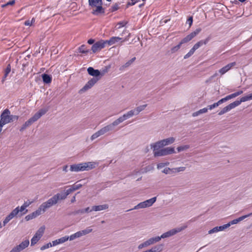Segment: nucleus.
I'll list each match as a JSON object with an SVG mask.
<instances>
[{
	"instance_id": "nucleus-23",
	"label": "nucleus",
	"mask_w": 252,
	"mask_h": 252,
	"mask_svg": "<svg viewBox=\"0 0 252 252\" xmlns=\"http://www.w3.org/2000/svg\"><path fill=\"white\" fill-rule=\"evenodd\" d=\"M68 239L69 236H65L64 237H63L62 238H60L58 239L52 241V245L53 246H55L59 244H63L67 241L68 240Z\"/></svg>"
},
{
	"instance_id": "nucleus-38",
	"label": "nucleus",
	"mask_w": 252,
	"mask_h": 252,
	"mask_svg": "<svg viewBox=\"0 0 252 252\" xmlns=\"http://www.w3.org/2000/svg\"><path fill=\"white\" fill-rule=\"evenodd\" d=\"M230 99V98L229 96V95H227L225 97H223L221 98V99L219 100L218 102H216V104L219 106L221 104L228 101V100Z\"/></svg>"
},
{
	"instance_id": "nucleus-39",
	"label": "nucleus",
	"mask_w": 252,
	"mask_h": 252,
	"mask_svg": "<svg viewBox=\"0 0 252 252\" xmlns=\"http://www.w3.org/2000/svg\"><path fill=\"white\" fill-rule=\"evenodd\" d=\"M120 4L119 3H115L109 9V11L110 12H113L117 11L119 8Z\"/></svg>"
},
{
	"instance_id": "nucleus-28",
	"label": "nucleus",
	"mask_w": 252,
	"mask_h": 252,
	"mask_svg": "<svg viewBox=\"0 0 252 252\" xmlns=\"http://www.w3.org/2000/svg\"><path fill=\"white\" fill-rule=\"evenodd\" d=\"M136 58L133 57L128 61H127L126 63H125L124 65H122L120 67V70L121 71H124L126 68L128 67L131 64L135 61Z\"/></svg>"
},
{
	"instance_id": "nucleus-11",
	"label": "nucleus",
	"mask_w": 252,
	"mask_h": 252,
	"mask_svg": "<svg viewBox=\"0 0 252 252\" xmlns=\"http://www.w3.org/2000/svg\"><path fill=\"white\" fill-rule=\"evenodd\" d=\"M105 46L104 40H101L93 44L92 47V50L93 53H96L103 49Z\"/></svg>"
},
{
	"instance_id": "nucleus-50",
	"label": "nucleus",
	"mask_w": 252,
	"mask_h": 252,
	"mask_svg": "<svg viewBox=\"0 0 252 252\" xmlns=\"http://www.w3.org/2000/svg\"><path fill=\"white\" fill-rule=\"evenodd\" d=\"M149 246V245H148V243L147 242V241H145L144 242L140 244L138 247V248L139 249H143V248H145V247H147Z\"/></svg>"
},
{
	"instance_id": "nucleus-21",
	"label": "nucleus",
	"mask_w": 252,
	"mask_h": 252,
	"mask_svg": "<svg viewBox=\"0 0 252 252\" xmlns=\"http://www.w3.org/2000/svg\"><path fill=\"white\" fill-rule=\"evenodd\" d=\"M36 122L35 119L33 117L29 119L27 121H26L21 127L20 129V131H23L27 127L31 126L34 122Z\"/></svg>"
},
{
	"instance_id": "nucleus-13",
	"label": "nucleus",
	"mask_w": 252,
	"mask_h": 252,
	"mask_svg": "<svg viewBox=\"0 0 252 252\" xmlns=\"http://www.w3.org/2000/svg\"><path fill=\"white\" fill-rule=\"evenodd\" d=\"M237 106H238V105L235 101L222 108V110L219 112L218 115L220 116L222 115Z\"/></svg>"
},
{
	"instance_id": "nucleus-18",
	"label": "nucleus",
	"mask_w": 252,
	"mask_h": 252,
	"mask_svg": "<svg viewBox=\"0 0 252 252\" xmlns=\"http://www.w3.org/2000/svg\"><path fill=\"white\" fill-rule=\"evenodd\" d=\"M87 71L90 75L94 77V78H100L99 77L100 75V72L98 69H94L92 67H89L87 69Z\"/></svg>"
},
{
	"instance_id": "nucleus-42",
	"label": "nucleus",
	"mask_w": 252,
	"mask_h": 252,
	"mask_svg": "<svg viewBox=\"0 0 252 252\" xmlns=\"http://www.w3.org/2000/svg\"><path fill=\"white\" fill-rule=\"evenodd\" d=\"M189 148V146L188 145H186L184 146H181L177 147V150L178 152H180L181 151H183L188 149Z\"/></svg>"
},
{
	"instance_id": "nucleus-17",
	"label": "nucleus",
	"mask_w": 252,
	"mask_h": 252,
	"mask_svg": "<svg viewBox=\"0 0 252 252\" xmlns=\"http://www.w3.org/2000/svg\"><path fill=\"white\" fill-rule=\"evenodd\" d=\"M41 214H42V212L41 211V210H40V208L39 207L35 211L26 216L25 219L26 220L28 221L29 220L35 218L36 217L39 216Z\"/></svg>"
},
{
	"instance_id": "nucleus-53",
	"label": "nucleus",
	"mask_w": 252,
	"mask_h": 252,
	"mask_svg": "<svg viewBox=\"0 0 252 252\" xmlns=\"http://www.w3.org/2000/svg\"><path fill=\"white\" fill-rule=\"evenodd\" d=\"M219 232L218 227V226H216V227H214L213 229L210 230L208 231V233L209 234H212V233H216V232Z\"/></svg>"
},
{
	"instance_id": "nucleus-56",
	"label": "nucleus",
	"mask_w": 252,
	"mask_h": 252,
	"mask_svg": "<svg viewBox=\"0 0 252 252\" xmlns=\"http://www.w3.org/2000/svg\"><path fill=\"white\" fill-rule=\"evenodd\" d=\"M193 22V18L192 16L189 17L187 21V24L189 25V27H190L192 24Z\"/></svg>"
},
{
	"instance_id": "nucleus-57",
	"label": "nucleus",
	"mask_w": 252,
	"mask_h": 252,
	"mask_svg": "<svg viewBox=\"0 0 252 252\" xmlns=\"http://www.w3.org/2000/svg\"><path fill=\"white\" fill-rule=\"evenodd\" d=\"M218 105L216 104V102L214 103V104H211V105H209L208 106V110L209 109V110H212L217 107H218Z\"/></svg>"
},
{
	"instance_id": "nucleus-27",
	"label": "nucleus",
	"mask_w": 252,
	"mask_h": 252,
	"mask_svg": "<svg viewBox=\"0 0 252 252\" xmlns=\"http://www.w3.org/2000/svg\"><path fill=\"white\" fill-rule=\"evenodd\" d=\"M250 100H252V93L242 97L240 100H236L235 102L237 105L239 106L242 102H245Z\"/></svg>"
},
{
	"instance_id": "nucleus-33",
	"label": "nucleus",
	"mask_w": 252,
	"mask_h": 252,
	"mask_svg": "<svg viewBox=\"0 0 252 252\" xmlns=\"http://www.w3.org/2000/svg\"><path fill=\"white\" fill-rule=\"evenodd\" d=\"M207 111H208V108H204L203 109H200L199 110H198L196 112H193L192 114V116L193 117H196L201 114L205 113L207 112Z\"/></svg>"
},
{
	"instance_id": "nucleus-5",
	"label": "nucleus",
	"mask_w": 252,
	"mask_h": 252,
	"mask_svg": "<svg viewBox=\"0 0 252 252\" xmlns=\"http://www.w3.org/2000/svg\"><path fill=\"white\" fill-rule=\"evenodd\" d=\"M10 111L8 109H5L0 115V123L5 125L11 122L10 118Z\"/></svg>"
},
{
	"instance_id": "nucleus-41",
	"label": "nucleus",
	"mask_w": 252,
	"mask_h": 252,
	"mask_svg": "<svg viewBox=\"0 0 252 252\" xmlns=\"http://www.w3.org/2000/svg\"><path fill=\"white\" fill-rule=\"evenodd\" d=\"M92 86L90 84H89V82H88L80 90V92L81 93L84 92L88 90L91 88Z\"/></svg>"
},
{
	"instance_id": "nucleus-60",
	"label": "nucleus",
	"mask_w": 252,
	"mask_h": 252,
	"mask_svg": "<svg viewBox=\"0 0 252 252\" xmlns=\"http://www.w3.org/2000/svg\"><path fill=\"white\" fill-rule=\"evenodd\" d=\"M21 251L19 250L18 247L16 246L14 247L9 252H20Z\"/></svg>"
},
{
	"instance_id": "nucleus-19",
	"label": "nucleus",
	"mask_w": 252,
	"mask_h": 252,
	"mask_svg": "<svg viewBox=\"0 0 252 252\" xmlns=\"http://www.w3.org/2000/svg\"><path fill=\"white\" fill-rule=\"evenodd\" d=\"M48 111V108L40 109L32 117L35 119V120L36 121L41 116L44 115Z\"/></svg>"
},
{
	"instance_id": "nucleus-24",
	"label": "nucleus",
	"mask_w": 252,
	"mask_h": 252,
	"mask_svg": "<svg viewBox=\"0 0 252 252\" xmlns=\"http://www.w3.org/2000/svg\"><path fill=\"white\" fill-rule=\"evenodd\" d=\"M122 38L117 36H113L109 40H104L105 45L107 44L109 45H112L116 42L122 40Z\"/></svg>"
},
{
	"instance_id": "nucleus-32",
	"label": "nucleus",
	"mask_w": 252,
	"mask_h": 252,
	"mask_svg": "<svg viewBox=\"0 0 252 252\" xmlns=\"http://www.w3.org/2000/svg\"><path fill=\"white\" fill-rule=\"evenodd\" d=\"M160 241L159 236H156L155 237H152L147 240L149 246L153 245L157 242Z\"/></svg>"
},
{
	"instance_id": "nucleus-34",
	"label": "nucleus",
	"mask_w": 252,
	"mask_h": 252,
	"mask_svg": "<svg viewBox=\"0 0 252 252\" xmlns=\"http://www.w3.org/2000/svg\"><path fill=\"white\" fill-rule=\"evenodd\" d=\"M145 208H146V207L145 206L144 202L143 201L138 203L137 205L135 206L133 208L127 210L126 212H128L132 210L143 209Z\"/></svg>"
},
{
	"instance_id": "nucleus-12",
	"label": "nucleus",
	"mask_w": 252,
	"mask_h": 252,
	"mask_svg": "<svg viewBox=\"0 0 252 252\" xmlns=\"http://www.w3.org/2000/svg\"><path fill=\"white\" fill-rule=\"evenodd\" d=\"M237 106H238V105L235 101L222 108V110L219 112L218 115L220 116L222 115Z\"/></svg>"
},
{
	"instance_id": "nucleus-47",
	"label": "nucleus",
	"mask_w": 252,
	"mask_h": 252,
	"mask_svg": "<svg viewBox=\"0 0 252 252\" xmlns=\"http://www.w3.org/2000/svg\"><path fill=\"white\" fill-rule=\"evenodd\" d=\"M81 231L82 232V234H83V235H85L93 231V229L90 227H89Z\"/></svg>"
},
{
	"instance_id": "nucleus-62",
	"label": "nucleus",
	"mask_w": 252,
	"mask_h": 252,
	"mask_svg": "<svg viewBox=\"0 0 252 252\" xmlns=\"http://www.w3.org/2000/svg\"><path fill=\"white\" fill-rule=\"evenodd\" d=\"M77 236L76 235V234L74 233L72 235H71L69 237V239L70 241H72V240H74L75 239L77 238Z\"/></svg>"
},
{
	"instance_id": "nucleus-44",
	"label": "nucleus",
	"mask_w": 252,
	"mask_h": 252,
	"mask_svg": "<svg viewBox=\"0 0 252 252\" xmlns=\"http://www.w3.org/2000/svg\"><path fill=\"white\" fill-rule=\"evenodd\" d=\"M182 44H180V43H179L177 45L172 47L171 49V52L172 53H174L178 51L180 48H181Z\"/></svg>"
},
{
	"instance_id": "nucleus-31",
	"label": "nucleus",
	"mask_w": 252,
	"mask_h": 252,
	"mask_svg": "<svg viewBox=\"0 0 252 252\" xmlns=\"http://www.w3.org/2000/svg\"><path fill=\"white\" fill-rule=\"evenodd\" d=\"M43 81L45 84L50 83L52 81V77L48 74L44 73L42 75Z\"/></svg>"
},
{
	"instance_id": "nucleus-46",
	"label": "nucleus",
	"mask_w": 252,
	"mask_h": 252,
	"mask_svg": "<svg viewBox=\"0 0 252 252\" xmlns=\"http://www.w3.org/2000/svg\"><path fill=\"white\" fill-rule=\"evenodd\" d=\"M82 187V185L81 184H77V183L72 186H71V187L73 190V191H75L77 189H79Z\"/></svg>"
},
{
	"instance_id": "nucleus-6",
	"label": "nucleus",
	"mask_w": 252,
	"mask_h": 252,
	"mask_svg": "<svg viewBox=\"0 0 252 252\" xmlns=\"http://www.w3.org/2000/svg\"><path fill=\"white\" fill-rule=\"evenodd\" d=\"M45 228L44 226H41L36 232L31 240V246L34 245L40 240L44 233Z\"/></svg>"
},
{
	"instance_id": "nucleus-54",
	"label": "nucleus",
	"mask_w": 252,
	"mask_h": 252,
	"mask_svg": "<svg viewBox=\"0 0 252 252\" xmlns=\"http://www.w3.org/2000/svg\"><path fill=\"white\" fill-rule=\"evenodd\" d=\"M175 168H176V169H174V170H175V171H176V173H178L180 172H183L186 170L185 167H176Z\"/></svg>"
},
{
	"instance_id": "nucleus-14",
	"label": "nucleus",
	"mask_w": 252,
	"mask_h": 252,
	"mask_svg": "<svg viewBox=\"0 0 252 252\" xmlns=\"http://www.w3.org/2000/svg\"><path fill=\"white\" fill-rule=\"evenodd\" d=\"M19 213V210L18 208L14 209L4 220L3 221V225L4 226L7 224L14 217L16 216Z\"/></svg>"
},
{
	"instance_id": "nucleus-16",
	"label": "nucleus",
	"mask_w": 252,
	"mask_h": 252,
	"mask_svg": "<svg viewBox=\"0 0 252 252\" xmlns=\"http://www.w3.org/2000/svg\"><path fill=\"white\" fill-rule=\"evenodd\" d=\"M236 65V62H232L230 63L227 64L224 67L220 68L219 72L221 75H223L231 68H232L234 66Z\"/></svg>"
},
{
	"instance_id": "nucleus-63",
	"label": "nucleus",
	"mask_w": 252,
	"mask_h": 252,
	"mask_svg": "<svg viewBox=\"0 0 252 252\" xmlns=\"http://www.w3.org/2000/svg\"><path fill=\"white\" fill-rule=\"evenodd\" d=\"M16 208L18 209L19 212H22V211H24L26 208L23 205L21 206L20 208H19V206L16 207Z\"/></svg>"
},
{
	"instance_id": "nucleus-20",
	"label": "nucleus",
	"mask_w": 252,
	"mask_h": 252,
	"mask_svg": "<svg viewBox=\"0 0 252 252\" xmlns=\"http://www.w3.org/2000/svg\"><path fill=\"white\" fill-rule=\"evenodd\" d=\"M74 191L72 187H71L69 189H67L65 192L62 193H57V195H59L58 197L60 200H64L65 199L67 196L71 193L72 192Z\"/></svg>"
},
{
	"instance_id": "nucleus-10",
	"label": "nucleus",
	"mask_w": 252,
	"mask_h": 252,
	"mask_svg": "<svg viewBox=\"0 0 252 252\" xmlns=\"http://www.w3.org/2000/svg\"><path fill=\"white\" fill-rule=\"evenodd\" d=\"M134 115H135V111L134 110H131L127 112L126 113L124 114L123 116L117 119L116 120L118 124H120L123 123L126 119L132 117Z\"/></svg>"
},
{
	"instance_id": "nucleus-26",
	"label": "nucleus",
	"mask_w": 252,
	"mask_h": 252,
	"mask_svg": "<svg viewBox=\"0 0 252 252\" xmlns=\"http://www.w3.org/2000/svg\"><path fill=\"white\" fill-rule=\"evenodd\" d=\"M109 206L108 204H103L100 205L94 206L92 208V210L94 211H100L101 210H106L108 208Z\"/></svg>"
},
{
	"instance_id": "nucleus-45",
	"label": "nucleus",
	"mask_w": 252,
	"mask_h": 252,
	"mask_svg": "<svg viewBox=\"0 0 252 252\" xmlns=\"http://www.w3.org/2000/svg\"><path fill=\"white\" fill-rule=\"evenodd\" d=\"M99 79V78H92L88 82L93 87Z\"/></svg>"
},
{
	"instance_id": "nucleus-64",
	"label": "nucleus",
	"mask_w": 252,
	"mask_h": 252,
	"mask_svg": "<svg viewBox=\"0 0 252 252\" xmlns=\"http://www.w3.org/2000/svg\"><path fill=\"white\" fill-rule=\"evenodd\" d=\"M82 231H79L77 232H76L75 234H76L77 238H79L82 236H83V234H82Z\"/></svg>"
},
{
	"instance_id": "nucleus-48",
	"label": "nucleus",
	"mask_w": 252,
	"mask_h": 252,
	"mask_svg": "<svg viewBox=\"0 0 252 252\" xmlns=\"http://www.w3.org/2000/svg\"><path fill=\"white\" fill-rule=\"evenodd\" d=\"M229 227V224H227V223L223 224V225H221V226H218L219 231H222V230H224L225 229Z\"/></svg>"
},
{
	"instance_id": "nucleus-61",
	"label": "nucleus",
	"mask_w": 252,
	"mask_h": 252,
	"mask_svg": "<svg viewBox=\"0 0 252 252\" xmlns=\"http://www.w3.org/2000/svg\"><path fill=\"white\" fill-rule=\"evenodd\" d=\"M84 213V209H79V210H76V211L74 212L75 214H83Z\"/></svg>"
},
{
	"instance_id": "nucleus-52",
	"label": "nucleus",
	"mask_w": 252,
	"mask_h": 252,
	"mask_svg": "<svg viewBox=\"0 0 252 252\" xmlns=\"http://www.w3.org/2000/svg\"><path fill=\"white\" fill-rule=\"evenodd\" d=\"M15 0L9 1L7 2V3H6L5 4L2 5V7H5L8 5H13V4H15Z\"/></svg>"
},
{
	"instance_id": "nucleus-4",
	"label": "nucleus",
	"mask_w": 252,
	"mask_h": 252,
	"mask_svg": "<svg viewBox=\"0 0 252 252\" xmlns=\"http://www.w3.org/2000/svg\"><path fill=\"white\" fill-rule=\"evenodd\" d=\"M59 195H54L53 197L49 199L47 201L42 203L39 207L40 210H41L42 213H44L47 209L50 208L52 206L56 204L60 200Z\"/></svg>"
},
{
	"instance_id": "nucleus-37",
	"label": "nucleus",
	"mask_w": 252,
	"mask_h": 252,
	"mask_svg": "<svg viewBox=\"0 0 252 252\" xmlns=\"http://www.w3.org/2000/svg\"><path fill=\"white\" fill-rule=\"evenodd\" d=\"M163 245H158L153 247L152 249L154 252H160L163 249Z\"/></svg>"
},
{
	"instance_id": "nucleus-49",
	"label": "nucleus",
	"mask_w": 252,
	"mask_h": 252,
	"mask_svg": "<svg viewBox=\"0 0 252 252\" xmlns=\"http://www.w3.org/2000/svg\"><path fill=\"white\" fill-rule=\"evenodd\" d=\"M53 245H52V243H47L44 245H43V246H42L41 248H40V250L41 251H43V250H44L46 249H48L50 247H52Z\"/></svg>"
},
{
	"instance_id": "nucleus-29",
	"label": "nucleus",
	"mask_w": 252,
	"mask_h": 252,
	"mask_svg": "<svg viewBox=\"0 0 252 252\" xmlns=\"http://www.w3.org/2000/svg\"><path fill=\"white\" fill-rule=\"evenodd\" d=\"M30 242L28 240H26L24 241H23L21 243H20L19 245H17V246L18 247L19 250L22 251L25 248L28 247L29 245Z\"/></svg>"
},
{
	"instance_id": "nucleus-43",
	"label": "nucleus",
	"mask_w": 252,
	"mask_h": 252,
	"mask_svg": "<svg viewBox=\"0 0 252 252\" xmlns=\"http://www.w3.org/2000/svg\"><path fill=\"white\" fill-rule=\"evenodd\" d=\"M243 91H237L233 94H230L229 95L230 99H232L233 98H234L240 94H241L242 93H243Z\"/></svg>"
},
{
	"instance_id": "nucleus-22",
	"label": "nucleus",
	"mask_w": 252,
	"mask_h": 252,
	"mask_svg": "<svg viewBox=\"0 0 252 252\" xmlns=\"http://www.w3.org/2000/svg\"><path fill=\"white\" fill-rule=\"evenodd\" d=\"M252 215V213H250V214H249L248 215L243 216L240 217H239V218H237L236 219H234V220L230 221V222L227 223V224H229V226H230L231 225L235 224H236V223H238L239 222L243 220H244L246 218L250 217Z\"/></svg>"
},
{
	"instance_id": "nucleus-25",
	"label": "nucleus",
	"mask_w": 252,
	"mask_h": 252,
	"mask_svg": "<svg viewBox=\"0 0 252 252\" xmlns=\"http://www.w3.org/2000/svg\"><path fill=\"white\" fill-rule=\"evenodd\" d=\"M84 168L85 170H89L92 169L94 168L97 165V164L95 162H84Z\"/></svg>"
},
{
	"instance_id": "nucleus-58",
	"label": "nucleus",
	"mask_w": 252,
	"mask_h": 252,
	"mask_svg": "<svg viewBox=\"0 0 252 252\" xmlns=\"http://www.w3.org/2000/svg\"><path fill=\"white\" fill-rule=\"evenodd\" d=\"M170 171H171L170 168L166 167L162 171V172L166 174H170Z\"/></svg>"
},
{
	"instance_id": "nucleus-35",
	"label": "nucleus",
	"mask_w": 252,
	"mask_h": 252,
	"mask_svg": "<svg viewBox=\"0 0 252 252\" xmlns=\"http://www.w3.org/2000/svg\"><path fill=\"white\" fill-rule=\"evenodd\" d=\"M10 71H11V65L10 64H8L4 70V74L3 77L2 79V82H3L5 81L6 77L8 76V74L10 72Z\"/></svg>"
},
{
	"instance_id": "nucleus-36",
	"label": "nucleus",
	"mask_w": 252,
	"mask_h": 252,
	"mask_svg": "<svg viewBox=\"0 0 252 252\" xmlns=\"http://www.w3.org/2000/svg\"><path fill=\"white\" fill-rule=\"evenodd\" d=\"M147 106V104H144L137 107L136 109L134 110L135 111V115H138L140 112L144 110Z\"/></svg>"
},
{
	"instance_id": "nucleus-51",
	"label": "nucleus",
	"mask_w": 252,
	"mask_h": 252,
	"mask_svg": "<svg viewBox=\"0 0 252 252\" xmlns=\"http://www.w3.org/2000/svg\"><path fill=\"white\" fill-rule=\"evenodd\" d=\"M169 162H166V163H160L158 164L157 165V168L158 169H160L164 167L165 166L168 165L169 164Z\"/></svg>"
},
{
	"instance_id": "nucleus-59",
	"label": "nucleus",
	"mask_w": 252,
	"mask_h": 252,
	"mask_svg": "<svg viewBox=\"0 0 252 252\" xmlns=\"http://www.w3.org/2000/svg\"><path fill=\"white\" fill-rule=\"evenodd\" d=\"M10 118L11 119V122H13L14 121H17L19 119V117L16 115H10Z\"/></svg>"
},
{
	"instance_id": "nucleus-1",
	"label": "nucleus",
	"mask_w": 252,
	"mask_h": 252,
	"mask_svg": "<svg viewBox=\"0 0 252 252\" xmlns=\"http://www.w3.org/2000/svg\"><path fill=\"white\" fill-rule=\"evenodd\" d=\"M175 139L174 137H169L157 142L150 144V147L153 150V154L155 157L165 156L175 153V150L172 147H167L160 149L161 148L172 144Z\"/></svg>"
},
{
	"instance_id": "nucleus-3",
	"label": "nucleus",
	"mask_w": 252,
	"mask_h": 252,
	"mask_svg": "<svg viewBox=\"0 0 252 252\" xmlns=\"http://www.w3.org/2000/svg\"><path fill=\"white\" fill-rule=\"evenodd\" d=\"M89 5L94 8L92 13L94 15H99L105 13V9L102 7V0H88Z\"/></svg>"
},
{
	"instance_id": "nucleus-15",
	"label": "nucleus",
	"mask_w": 252,
	"mask_h": 252,
	"mask_svg": "<svg viewBox=\"0 0 252 252\" xmlns=\"http://www.w3.org/2000/svg\"><path fill=\"white\" fill-rule=\"evenodd\" d=\"M70 170L72 172L85 171L84 162L71 165Z\"/></svg>"
},
{
	"instance_id": "nucleus-8",
	"label": "nucleus",
	"mask_w": 252,
	"mask_h": 252,
	"mask_svg": "<svg viewBox=\"0 0 252 252\" xmlns=\"http://www.w3.org/2000/svg\"><path fill=\"white\" fill-rule=\"evenodd\" d=\"M201 31L200 28H198L196 29L194 32H191L190 34H188L185 37H184L181 41L180 44H183L184 43H187L188 42L190 41L193 38H194L197 34H198Z\"/></svg>"
},
{
	"instance_id": "nucleus-9",
	"label": "nucleus",
	"mask_w": 252,
	"mask_h": 252,
	"mask_svg": "<svg viewBox=\"0 0 252 252\" xmlns=\"http://www.w3.org/2000/svg\"><path fill=\"white\" fill-rule=\"evenodd\" d=\"M210 40V37H208L205 40H200L199 41L197 42L196 44H195L194 45L193 47L189 50V53L191 54V55H192L196 50L198 49L200 47H201L203 45H206V44H207Z\"/></svg>"
},
{
	"instance_id": "nucleus-7",
	"label": "nucleus",
	"mask_w": 252,
	"mask_h": 252,
	"mask_svg": "<svg viewBox=\"0 0 252 252\" xmlns=\"http://www.w3.org/2000/svg\"><path fill=\"white\" fill-rule=\"evenodd\" d=\"M186 228V226L180 227L174 229H172L168 231H167L163 233L160 236H159L160 240L161 239L166 238L172 236L174 235L176 233L181 232Z\"/></svg>"
},
{
	"instance_id": "nucleus-55",
	"label": "nucleus",
	"mask_w": 252,
	"mask_h": 252,
	"mask_svg": "<svg viewBox=\"0 0 252 252\" xmlns=\"http://www.w3.org/2000/svg\"><path fill=\"white\" fill-rule=\"evenodd\" d=\"M34 202L33 200L30 201L29 200H28L27 201H25L24 203L23 204L26 208L28 207L30 205H31L32 203Z\"/></svg>"
},
{
	"instance_id": "nucleus-30",
	"label": "nucleus",
	"mask_w": 252,
	"mask_h": 252,
	"mask_svg": "<svg viewBox=\"0 0 252 252\" xmlns=\"http://www.w3.org/2000/svg\"><path fill=\"white\" fill-rule=\"evenodd\" d=\"M157 200V197H154L152 198H150L149 199H148L147 200L144 201V203L145 204V206L147 207H151L153 205V204Z\"/></svg>"
},
{
	"instance_id": "nucleus-2",
	"label": "nucleus",
	"mask_w": 252,
	"mask_h": 252,
	"mask_svg": "<svg viewBox=\"0 0 252 252\" xmlns=\"http://www.w3.org/2000/svg\"><path fill=\"white\" fill-rule=\"evenodd\" d=\"M119 125V124L117 122V120H115L112 123L105 126L94 133L91 137V140L93 141L99 136L103 135L106 133L116 131L117 130H115V127Z\"/></svg>"
},
{
	"instance_id": "nucleus-40",
	"label": "nucleus",
	"mask_w": 252,
	"mask_h": 252,
	"mask_svg": "<svg viewBox=\"0 0 252 252\" xmlns=\"http://www.w3.org/2000/svg\"><path fill=\"white\" fill-rule=\"evenodd\" d=\"M78 50L82 53H87L89 50L87 49L86 45H82L78 48Z\"/></svg>"
}]
</instances>
